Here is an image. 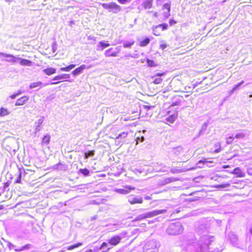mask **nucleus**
I'll list each match as a JSON object with an SVG mask.
<instances>
[{
    "label": "nucleus",
    "instance_id": "obj_1",
    "mask_svg": "<svg viewBox=\"0 0 252 252\" xmlns=\"http://www.w3.org/2000/svg\"><path fill=\"white\" fill-rule=\"evenodd\" d=\"M166 212L165 210H155L152 212H148L145 214L141 215L137 217L134 220V221H137L141 220L143 219H145L146 218H150L158 215L160 214H162Z\"/></svg>",
    "mask_w": 252,
    "mask_h": 252
},
{
    "label": "nucleus",
    "instance_id": "obj_2",
    "mask_svg": "<svg viewBox=\"0 0 252 252\" xmlns=\"http://www.w3.org/2000/svg\"><path fill=\"white\" fill-rule=\"evenodd\" d=\"M102 6L104 8L108 9L109 12L114 13H117L121 10V6L116 2L104 3L102 4Z\"/></svg>",
    "mask_w": 252,
    "mask_h": 252
},
{
    "label": "nucleus",
    "instance_id": "obj_3",
    "mask_svg": "<svg viewBox=\"0 0 252 252\" xmlns=\"http://www.w3.org/2000/svg\"><path fill=\"white\" fill-rule=\"evenodd\" d=\"M69 78L70 75L69 74H63L57 75L53 79V81H55V82L51 83V85H57L62 82L67 81Z\"/></svg>",
    "mask_w": 252,
    "mask_h": 252
},
{
    "label": "nucleus",
    "instance_id": "obj_4",
    "mask_svg": "<svg viewBox=\"0 0 252 252\" xmlns=\"http://www.w3.org/2000/svg\"><path fill=\"white\" fill-rule=\"evenodd\" d=\"M120 47H117L115 48H110L105 51L104 55L107 57H116L120 52Z\"/></svg>",
    "mask_w": 252,
    "mask_h": 252
},
{
    "label": "nucleus",
    "instance_id": "obj_5",
    "mask_svg": "<svg viewBox=\"0 0 252 252\" xmlns=\"http://www.w3.org/2000/svg\"><path fill=\"white\" fill-rule=\"evenodd\" d=\"M174 154L176 155H181L182 157H185L186 159H188L190 157V155L188 153V151L183 149L181 147H177L174 149Z\"/></svg>",
    "mask_w": 252,
    "mask_h": 252
},
{
    "label": "nucleus",
    "instance_id": "obj_6",
    "mask_svg": "<svg viewBox=\"0 0 252 252\" xmlns=\"http://www.w3.org/2000/svg\"><path fill=\"white\" fill-rule=\"evenodd\" d=\"M168 26L166 23H162L158 25L155 26L153 28V34L156 36H159L161 32L158 31V28H161L162 31L166 30L168 29Z\"/></svg>",
    "mask_w": 252,
    "mask_h": 252
},
{
    "label": "nucleus",
    "instance_id": "obj_7",
    "mask_svg": "<svg viewBox=\"0 0 252 252\" xmlns=\"http://www.w3.org/2000/svg\"><path fill=\"white\" fill-rule=\"evenodd\" d=\"M122 238L119 235H115L110 238L108 240V243L111 245L116 246L118 245L121 241Z\"/></svg>",
    "mask_w": 252,
    "mask_h": 252
},
{
    "label": "nucleus",
    "instance_id": "obj_8",
    "mask_svg": "<svg viewBox=\"0 0 252 252\" xmlns=\"http://www.w3.org/2000/svg\"><path fill=\"white\" fill-rule=\"evenodd\" d=\"M0 54L4 58H7L5 61L8 62L14 63L17 62L18 60L16 57L12 55L4 54V53H0Z\"/></svg>",
    "mask_w": 252,
    "mask_h": 252
},
{
    "label": "nucleus",
    "instance_id": "obj_9",
    "mask_svg": "<svg viewBox=\"0 0 252 252\" xmlns=\"http://www.w3.org/2000/svg\"><path fill=\"white\" fill-rule=\"evenodd\" d=\"M29 100L28 96L24 95L18 99L15 103L16 106H22L26 104Z\"/></svg>",
    "mask_w": 252,
    "mask_h": 252
},
{
    "label": "nucleus",
    "instance_id": "obj_10",
    "mask_svg": "<svg viewBox=\"0 0 252 252\" xmlns=\"http://www.w3.org/2000/svg\"><path fill=\"white\" fill-rule=\"evenodd\" d=\"M164 74H165V72H161V73H157L155 76L152 77L153 78H155L154 79L153 82L155 84H161L163 80L160 77L164 75Z\"/></svg>",
    "mask_w": 252,
    "mask_h": 252
},
{
    "label": "nucleus",
    "instance_id": "obj_11",
    "mask_svg": "<svg viewBox=\"0 0 252 252\" xmlns=\"http://www.w3.org/2000/svg\"><path fill=\"white\" fill-rule=\"evenodd\" d=\"M134 187H130L126 186L124 189H120L117 190V192L121 194H126L129 192L131 190H134Z\"/></svg>",
    "mask_w": 252,
    "mask_h": 252
},
{
    "label": "nucleus",
    "instance_id": "obj_12",
    "mask_svg": "<svg viewBox=\"0 0 252 252\" xmlns=\"http://www.w3.org/2000/svg\"><path fill=\"white\" fill-rule=\"evenodd\" d=\"M213 152L215 153H219L222 150V147L221 146V143L219 141L214 142L213 144V148L212 149Z\"/></svg>",
    "mask_w": 252,
    "mask_h": 252
},
{
    "label": "nucleus",
    "instance_id": "obj_13",
    "mask_svg": "<svg viewBox=\"0 0 252 252\" xmlns=\"http://www.w3.org/2000/svg\"><path fill=\"white\" fill-rule=\"evenodd\" d=\"M162 10H164V16L165 18H168L170 15V5L168 3H165L162 7Z\"/></svg>",
    "mask_w": 252,
    "mask_h": 252
},
{
    "label": "nucleus",
    "instance_id": "obj_14",
    "mask_svg": "<svg viewBox=\"0 0 252 252\" xmlns=\"http://www.w3.org/2000/svg\"><path fill=\"white\" fill-rule=\"evenodd\" d=\"M231 173L236 175L237 178L244 177L245 175V173L238 167L235 168Z\"/></svg>",
    "mask_w": 252,
    "mask_h": 252
},
{
    "label": "nucleus",
    "instance_id": "obj_15",
    "mask_svg": "<svg viewBox=\"0 0 252 252\" xmlns=\"http://www.w3.org/2000/svg\"><path fill=\"white\" fill-rule=\"evenodd\" d=\"M86 68V65L85 64H82L79 66L78 67L75 68L74 70H73V71L72 72V74L74 76H76L80 74Z\"/></svg>",
    "mask_w": 252,
    "mask_h": 252
},
{
    "label": "nucleus",
    "instance_id": "obj_16",
    "mask_svg": "<svg viewBox=\"0 0 252 252\" xmlns=\"http://www.w3.org/2000/svg\"><path fill=\"white\" fill-rule=\"evenodd\" d=\"M128 202L130 204H134L136 203L142 204L143 202V200L142 197L133 198L131 199H129Z\"/></svg>",
    "mask_w": 252,
    "mask_h": 252
},
{
    "label": "nucleus",
    "instance_id": "obj_17",
    "mask_svg": "<svg viewBox=\"0 0 252 252\" xmlns=\"http://www.w3.org/2000/svg\"><path fill=\"white\" fill-rule=\"evenodd\" d=\"M43 72L47 75H51L56 72V69L52 67H48L44 69Z\"/></svg>",
    "mask_w": 252,
    "mask_h": 252
},
{
    "label": "nucleus",
    "instance_id": "obj_18",
    "mask_svg": "<svg viewBox=\"0 0 252 252\" xmlns=\"http://www.w3.org/2000/svg\"><path fill=\"white\" fill-rule=\"evenodd\" d=\"M20 64L24 66H31L32 65V62L28 60L24 59H19Z\"/></svg>",
    "mask_w": 252,
    "mask_h": 252
},
{
    "label": "nucleus",
    "instance_id": "obj_19",
    "mask_svg": "<svg viewBox=\"0 0 252 252\" xmlns=\"http://www.w3.org/2000/svg\"><path fill=\"white\" fill-rule=\"evenodd\" d=\"M177 118V114L174 113V114H173L168 116L166 118V120L167 122L172 124L175 121V120Z\"/></svg>",
    "mask_w": 252,
    "mask_h": 252
},
{
    "label": "nucleus",
    "instance_id": "obj_20",
    "mask_svg": "<svg viewBox=\"0 0 252 252\" xmlns=\"http://www.w3.org/2000/svg\"><path fill=\"white\" fill-rule=\"evenodd\" d=\"M50 141V136L49 135H46L43 136L41 141V144L42 145H47L49 144Z\"/></svg>",
    "mask_w": 252,
    "mask_h": 252
},
{
    "label": "nucleus",
    "instance_id": "obj_21",
    "mask_svg": "<svg viewBox=\"0 0 252 252\" xmlns=\"http://www.w3.org/2000/svg\"><path fill=\"white\" fill-rule=\"evenodd\" d=\"M110 46V44L107 42H104L103 41H99L98 42V47L99 50H103L104 49Z\"/></svg>",
    "mask_w": 252,
    "mask_h": 252
},
{
    "label": "nucleus",
    "instance_id": "obj_22",
    "mask_svg": "<svg viewBox=\"0 0 252 252\" xmlns=\"http://www.w3.org/2000/svg\"><path fill=\"white\" fill-rule=\"evenodd\" d=\"M150 42V39L149 38H145L143 40L141 41L139 43V46L140 47H144L148 45Z\"/></svg>",
    "mask_w": 252,
    "mask_h": 252
},
{
    "label": "nucleus",
    "instance_id": "obj_23",
    "mask_svg": "<svg viewBox=\"0 0 252 252\" xmlns=\"http://www.w3.org/2000/svg\"><path fill=\"white\" fill-rule=\"evenodd\" d=\"M10 112L8 110L7 108H5L3 107H1L0 109V116L1 117H3L9 114Z\"/></svg>",
    "mask_w": 252,
    "mask_h": 252
},
{
    "label": "nucleus",
    "instance_id": "obj_24",
    "mask_svg": "<svg viewBox=\"0 0 252 252\" xmlns=\"http://www.w3.org/2000/svg\"><path fill=\"white\" fill-rule=\"evenodd\" d=\"M82 245H83L82 243L78 242L76 244H75L74 245L68 246L67 248V250H69V251H71V250H73L75 248H77L80 246H81Z\"/></svg>",
    "mask_w": 252,
    "mask_h": 252
},
{
    "label": "nucleus",
    "instance_id": "obj_25",
    "mask_svg": "<svg viewBox=\"0 0 252 252\" xmlns=\"http://www.w3.org/2000/svg\"><path fill=\"white\" fill-rule=\"evenodd\" d=\"M95 151L94 150L85 152L84 154V158L87 159L90 157H93L94 155Z\"/></svg>",
    "mask_w": 252,
    "mask_h": 252
},
{
    "label": "nucleus",
    "instance_id": "obj_26",
    "mask_svg": "<svg viewBox=\"0 0 252 252\" xmlns=\"http://www.w3.org/2000/svg\"><path fill=\"white\" fill-rule=\"evenodd\" d=\"M75 66V64H70L67 66L62 67L60 69L62 71H68L73 69Z\"/></svg>",
    "mask_w": 252,
    "mask_h": 252
},
{
    "label": "nucleus",
    "instance_id": "obj_27",
    "mask_svg": "<svg viewBox=\"0 0 252 252\" xmlns=\"http://www.w3.org/2000/svg\"><path fill=\"white\" fill-rule=\"evenodd\" d=\"M42 83L41 82H33L30 85L29 88L30 89H33L34 88L40 87Z\"/></svg>",
    "mask_w": 252,
    "mask_h": 252
},
{
    "label": "nucleus",
    "instance_id": "obj_28",
    "mask_svg": "<svg viewBox=\"0 0 252 252\" xmlns=\"http://www.w3.org/2000/svg\"><path fill=\"white\" fill-rule=\"evenodd\" d=\"M143 6L145 9H150L152 7V2L150 0L146 1L143 3Z\"/></svg>",
    "mask_w": 252,
    "mask_h": 252
},
{
    "label": "nucleus",
    "instance_id": "obj_29",
    "mask_svg": "<svg viewBox=\"0 0 252 252\" xmlns=\"http://www.w3.org/2000/svg\"><path fill=\"white\" fill-rule=\"evenodd\" d=\"M144 252H157V249L156 247H146Z\"/></svg>",
    "mask_w": 252,
    "mask_h": 252
},
{
    "label": "nucleus",
    "instance_id": "obj_30",
    "mask_svg": "<svg viewBox=\"0 0 252 252\" xmlns=\"http://www.w3.org/2000/svg\"><path fill=\"white\" fill-rule=\"evenodd\" d=\"M230 186L229 183H225L222 184H218L215 186V187L218 189H223L225 188L229 187Z\"/></svg>",
    "mask_w": 252,
    "mask_h": 252
},
{
    "label": "nucleus",
    "instance_id": "obj_31",
    "mask_svg": "<svg viewBox=\"0 0 252 252\" xmlns=\"http://www.w3.org/2000/svg\"><path fill=\"white\" fill-rule=\"evenodd\" d=\"M79 172L86 176H88L90 173L89 170L87 168L80 169Z\"/></svg>",
    "mask_w": 252,
    "mask_h": 252
},
{
    "label": "nucleus",
    "instance_id": "obj_32",
    "mask_svg": "<svg viewBox=\"0 0 252 252\" xmlns=\"http://www.w3.org/2000/svg\"><path fill=\"white\" fill-rule=\"evenodd\" d=\"M134 42H126L123 44V47L124 48H129L132 45H133Z\"/></svg>",
    "mask_w": 252,
    "mask_h": 252
},
{
    "label": "nucleus",
    "instance_id": "obj_33",
    "mask_svg": "<svg viewBox=\"0 0 252 252\" xmlns=\"http://www.w3.org/2000/svg\"><path fill=\"white\" fill-rule=\"evenodd\" d=\"M234 139V137L233 136H229L226 139V143L227 144H230L233 141Z\"/></svg>",
    "mask_w": 252,
    "mask_h": 252
},
{
    "label": "nucleus",
    "instance_id": "obj_34",
    "mask_svg": "<svg viewBox=\"0 0 252 252\" xmlns=\"http://www.w3.org/2000/svg\"><path fill=\"white\" fill-rule=\"evenodd\" d=\"M147 63H148V65L150 67L156 66V65L155 64V63L153 60H147Z\"/></svg>",
    "mask_w": 252,
    "mask_h": 252
},
{
    "label": "nucleus",
    "instance_id": "obj_35",
    "mask_svg": "<svg viewBox=\"0 0 252 252\" xmlns=\"http://www.w3.org/2000/svg\"><path fill=\"white\" fill-rule=\"evenodd\" d=\"M127 135V132H123L120 134L118 135V136L117 137V138H120L121 137L123 138H126Z\"/></svg>",
    "mask_w": 252,
    "mask_h": 252
},
{
    "label": "nucleus",
    "instance_id": "obj_36",
    "mask_svg": "<svg viewBox=\"0 0 252 252\" xmlns=\"http://www.w3.org/2000/svg\"><path fill=\"white\" fill-rule=\"evenodd\" d=\"M235 137V138H238V139H242L245 137V134L243 133H240L236 134Z\"/></svg>",
    "mask_w": 252,
    "mask_h": 252
},
{
    "label": "nucleus",
    "instance_id": "obj_37",
    "mask_svg": "<svg viewBox=\"0 0 252 252\" xmlns=\"http://www.w3.org/2000/svg\"><path fill=\"white\" fill-rule=\"evenodd\" d=\"M177 21L173 19H170L169 21V24L170 26L175 25L176 24H177Z\"/></svg>",
    "mask_w": 252,
    "mask_h": 252
},
{
    "label": "nucleus",
    "instance_id": "obj_38",
    "mask_svg": "<svg viewBox=\"0 0 252 252\" xmlns=\"http://www.w3.org/2000/svg\"><path fill=\"white\" fill-rule=\"evenodd\" d=\"M22 93V92L21 91H19L16 94H11L10 97L12 99H14L17 96H18V95L20 94H21Z\"/></svg>",
    "mask_w": 252,
    "mask_h": 252
},
{
    "label": "nucleus",
    "instance_id": "obj_39",
    "mask_svg": "<svg viewBox=\"0 0 252 252\" xmlns=\"http://www.w3.org/2000/svg\"><path fill=\"white\" fill-rule=\"evenodd\" d=\"M118 1L122 4H125L126 3L129 2L131 0H117Z\"/></svg>",
    "mask_w": 252,
    "mask_h": 252
},
{
    "label": "nucleus",
    "instance_id": "obj_40",
    "mask_svg": "<svg viewBox=\"0 0 252 252\" xmlns=\"http://www.w3.org/2000/svg\"><path fill=\"white\" fill-rule=\"evenodd\" d=\"M196 168H197L196 166H189V167H187V168H185V170H190L195 169Z\"/></svg>",
    "mask_w": 252,
    "mask_h": 252
},
{
    "label": "nucleus",
    "instance_id": "obj_41",
    "mask_svg": "<svg viewBox=\"0 0 252 252\" xmlns=\"http://www.w3.org/2000/svg\"><path fill=\"white\" fill-rule=\"evenodd\" d=\"M21 174H20L18 178L15 181V182L17 183H21Z\"/></svg>",
    "mask_w": 252,
    "mask_h": 252
},
{
    "label": "nucleus",
    "instance_id": "obj_42",
    "mask_svg": "<svg viewBox=\"0 0 252 252\" xmlns=\"http://www.w3.org/2000/svg\"><path fill=\"white\" fill-rule=\"evenodd\" d=\"M9 186V183L8 182H5L3 184V189H5L6 188H7Z\"/></svg>",
    "mask_w": 252,
    "mask_h": 252
},
{
    "label": "nucleus",
    "instance_id": "obj_43",
    "mask_svg": "<svg viewBox=\"0 0 252 252\" xmlns=\"http://www.w3.org/2000/svg\"><path fill=\"white\" fill-rule=\"evenodd\" d=\"M167 47V45L165 44H161L160 45V47L162 50L164 49Z\"/></svg>",
    "mask_w": 252,
    "mask_h": 252
},
{
    "label": "nucleus",
    "instance_id": "obj_44",
    "mask_svg": "<svg viewBox=\"0 0 252 252\" xmlns=\"http://www.w3.org/2000/svg\"><path fill=\"white\" fill-rule=\"evenodd\" d=\"M107 244L106 242H103L101 244L100 248L101 249L103 247H107Z\"/></svg>",
    "mask_w": 252,
    "mask_h": 252
},
{
    "label": "nucleus",
    "instance_id": "obj_45",
    "mask_svg": "<svg viewBox=\"0 0 252 252\" xmlns=\"http://www.w3.org/2000/svg\"><path fill=\"white\" fill-rule=\"evenodd\" d=\"M145 199L146 200H151V199H152V198H151V196H146L145 197Z\"/></svg>",
    "mask_w": 252,
    "mask_h": 252
},
{
    "label": "nucleus",
    "instance_id": "obj_46",
    "mask_svg": "<svg viewBox=\"0 0 252 252\" xmlns=\"http://www.w3.org/2000/svg\"><path fill=\"white\" fill-rule=\"evenodd\" d=\"M175 227H176V225L175 224H173V225L171 226L170 228L172 230H173V229H174L175 228Z\"/></svg>",
    "mask_w": 252,
    "mask_h": 252
},
{
    "label": "nucleus",
    "instance_id": "obj_47",
    "mask_svg": "<svg viewBox=\"0 0 252 252\" xmlns=\"http://www.w3.org/2000/svg\"><path fill=\"white\" fill-rule=\"evenodd\" d=\"M250 233L252 234V226L249 229Z\"/></svg>",
    "mask_w": 252,
    "mask_h": 252
},
{
    "label": "nucleus",
    "instance_id": "obj_48",
    "mask_svg": "<svg viewBox=\"0 0 252 252\" xmlns=\"http://www.w3.org/2000/svg\"><path fill=\"white\" fill-rule=\"evenodd\" d=\"M4 208V206L2 205H0V210L3 209Z\"/></svg>",
    "mask_w": 252,
    "mask_h": 252
},
{
    "label": "nucleus",
    "instance_id": "obj_49",
    "mask_svg": "<svg viewBox=\"0 0 252 252\" xmlns=\"http://www.w3.org/2000/svg\"><path fill=\"white\" fill-rule=\"evenodd\" d=\"M144 107L147 109H149L150 108V106H144Z\"/></svg>",
    "mask_w": 252,
    "mask_h": 252
},
{
    "label": "nucleus",
    "instance_id": "obj_50",
    "mask_svg": "<svg viewBox=\"0 0 252 252\" xmlns=\"http://www.w3.org/2000/svg\"><path fill=\"white\" fill-rule=\"evenodd\" d=\"M154 16H158V13H157V12H155V13H154Z\"/></svg>",
    "mask_w": 252,
    "mask_h": 252
},
{
    "label": "nucleus",
    "instance_id": "obj_51",
    "mask_svg": "<svg viewBox=\"0 0 252 252\" xmlns=\"http://www.w3.org/2000/svg\"><path fill=\"white\" fill-rule=\"evenodd\" d=\"M177 172H181L182 171V169H179L178 170V171H177Z\"/></svg>",
    "mask_w": 252,
    "mask_h": 252
},
{
    "label": "nucleus",
    "instance_id": "obj_52",
    "mask_svg": "<svg viewBox=\"0 0 252 252\" xmlns=\"http://www.w3.org/2000/svg\"><path fill=\"white\" fill-rule=\"evenodd\" d=\"M172 234H177V233H176V232H173V233H172Z\"/></svg>",
    "mask_w": 252,
    "mask_h": 252
}]
</instances>
